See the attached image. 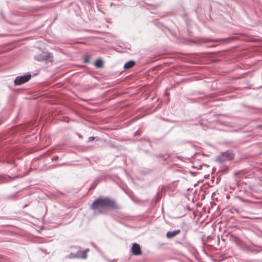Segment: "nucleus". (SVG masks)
<instances>
[{"label":"nucleus","mask_w":262,"mask_h":262,"mask_svg":"<svg viewBox=\"0 0 262 262\" xmlns=\"http://www.w3.org/2000/svg\"><path fill=\"white\" fill-rule=\"evenodd\" d=\"M91 208L95 214H106L108 211L118 208L115 201L109 197L100 196L92 203Z\"/></svg>","instance_id":"obj_1"},{"label":"nucleus","mask_w":262,"mask_h":262,"mask_svg":"<svg viewBox=\"0 0 262 262\" xmlns=\"http://www.w3.org/2000/svg\"><path fill=\"white\" fill-rule=\"evenodd\" d=\"M75 249L76 252H71L69 255L66 256L67 258H85L87 256L86 252L89 251V249H86L83 251L81 250V248L79 247H73Z\"/></svg>","instance_id":"obj_2"},{"label":"nucleus","mask_w":262,"mask_h":262,"mask_svg":"<svg viewBox=\"0 0 262 262\" xmlns=\"http://www.w3.org/2000/svg\"><path fill=\"white\" fill-rule=\"evenodd\" d=\"M53 56L49 52H42L41 54L37 55L35 56V59L38 61H52Z\"/></svg>","instance_id":"obj_3"},{"label":"nucleus","mask_w":262,"mask_h":262,"mask_svg":"<svg viewBox=\"0 0 262 262\" xmlns=\"http://www.w3.org/2000/svg\"><path fill=\"white\" fill-rule=\"evenodd\" d=\"M233 157L231 153L229 151L223 152L220 155L216 157V160L220 163H222L226 160H231Z\"/></svg>","instance_id":"obj_4"},{"label":"nucleus","mask_w":262,"mask_h":262,"mask_svg":"<svg viewBox=\"0 0 262 262\" xmlns=\"http://www.w3.org/2000/svg\"><path fill=\"white\" fill-rule=\"evenodd\" d=\"M31 75L30 74L24 76H17L14 80L15 85H21L28 82L31 78Z\"/></svg>","instance_id":"obj_5"},{"label":"nucleus","mask_w":262,"mask_h":262,"mask_svg":"<svg viewBox=\"0 0 262 262\" xmlns=\"http://www.w3.org/2000/svg\"><path fill=\"white\" fill-rule=\"evenodd\" d=\"M132 251L133 254L135 255H139L141 254V250L139 244L134 243L132 248Z\"/></svg>","instance_id":"obj_6"},{"label":"nucleus","mask_w":262,"mask_h":262,"mask_svg":"<svg viewBox=\"0 0 262 262\" xmlns=\"http://www.w3.org/2000/svg\"><path fill=\"white\" fill-rule=\"evenodd\" d=\"M180 232L181 231L179 229L174 231H169L167 232L166 236L168 238H171L180 233Z\"/></svg>","instance_id":"obj_7"},{"label":"nucleus","mask_w":262,"mask_h":262,"mask_svg":"<svg viewBox=\"0 0 262 262\" xmlns=\"http://www.w3.org/2000/svg\"><path fill=\"white\" fill-rule=\"evenodd\" d=\"M17 177H11L9 176L0 175V183H4L9 180H14Z\"/></svg>","instance_id":"obj_8"},{"label":"nucleus","mask_w":262,"mask_h":262,"mask_svg":"<svg viewBox=\"0 0 262 262\" xmlns=\"http://www.w3.org/2000/svg\"><path fill=\"white\" fill-rule=\"evenodd\" d=\"M135 64V62L133 60L127 62L124 66V68L125 69H128L133 67Z\"/></svg>","instance_id":"obj_9"},{"label":"nucleus","mask_w":262,"mask_h":262,"mask_svg":"<svg viewBox=\"0 0 262 262\" xmlns=\"http://www.w3.org/2000/svg\"><path fill=\"white\" fill-rule=\"evenodd\" d=\"M1 162H7L8 163H12L14 161L12 158H10L8 156H6V158H3L0 159Z\"/></svg>","instance_id":"obj_10"},{"label":"nucleus","mask_w":262,"mask_h":262,"mask_svg":"<svg viewBox=\"0 0 262 262\" xmlns=\"http://www.w3.org/2000/svg\"><path fill=\"white\" fill-rule=\"evenodd\" d=\"M233 241H234V243L237 246H242V245L243 244L242 242L238 237H237L236 236H233Z\"/></svg>","instance_id":"obj_11"},{"label":"nucleus","mask_w":262,"mask_h":262,"mask_svg":"<svg viewBox=\"0 0 262 262\" xmlns=\"http://www.w3.org/2000/svg\"><path fill=\"white\" fill-rule=\"evenodd\" d=\"M103 64V61L101 59H97L95 62V66L97 68L102 67Z\"/></svg>","instance_id":"obj_12"},{"label":"nucleus","mask_w":262,"mask_h":262,"mask_svg":"<svg viewBox=\"0 0 262 262\" xmlns=\"http://www.w3.org/2000/svg\"><path fill=\"white\" fill-rule=\"evenodd\" d=\"M157 157L159 158H163L164 159H166L167 158H168L169 157V155H168L167 154H165V155L160 154V155H157Z\"/></svg>","instance_id":"obj_13"},{"label":"nucleus","mask_w":262,"mask_h":262,"mask_svg":"<svg viewBox=\"0 0 262 262\" xmlns=\"http://www.w3.org/2000/svg\"><path fill=\"white\" fill-rule=\"evenodd\" d=\"M99 181H100L99 179H96L95 181L93 183L92 187H95L98 184V183L99 182Z\"/></svg>","instance_id":"obj_14"},{"label":"nucleus","mask_w":262,"mask_h":262,"mask_svg":"<svg viewBox=\"0 0 262 262\" xmlns=\"http://www.w3.org/2000/svg\"><path fill=\"white\" fill-rule=\"evenodd\" d=\"M95 137H90L88 139V142H91L93 141H94L95 140Z\"/></svg>","instance_id":"obj_15"},{"label":"nucleus","mask_w":262,"mask_h":262,"mask_svg":"<svg viewBox=\"0 0 262 262\" xmlns=\"http://www.w3.org/2000/svg\"><path fill=\"white\" fill-rule=\"evenodd\" d=\"M89 61V59L88 57H85L84 59V62L85 63L88 62Z\"/></svg>","instance_id":"obj_16"},{"label":"nucleus","mask_w":262,"mask_h":262,"mask_svg":"<svg viewBox=\"0 0 262 262\" xmlns=\"http://www.w3.org/2000/svg\"><path fill=\"white\" fill-rule=\"evenodd\" d=\"M219 116H223L224 117H229V116L227 114H219Z\"/></svg>","instance_id":"obj_17"},{"label":"nucleus","mask_w":262,"mask_h":262,"mask_svg":"<svg viewBox=\"0 0 262 262\" xmlns=\"http://www.w3.org/2000/svg\"><path fill=\"white\" fill-rule=\"evenodd\" d=\"M58 159V156H55V157H54L52 159V160H53V161H55V160H57Z\"/></svg>","instance_id":"obj_18"},{"label":"nucleus","mask_w":262,"mask_h":262,"mask_svg":"<svg viewBox=\"0 0 262 262\" xmlns=\"http://www.w3.org/2000/svg\"><path fill=\"white\" fill-rule=\"evenodd\" d=\"M222 124H225V123L222 122Z\"/></svg>","instance_id":"obj_19"},{"label":"nucleus","mask_w":262,"mask_h":262,"mask_svg":"<svg viewBox=\"0 0 262 262\" xmlns=\"http://www.w3.org/2000/svg\"><path fill=\"white\" fill-rule=\"evenodd\" d=\"M138 132H136V134H138Z\"/></svg>","instance_id":"obj_20"},{"label":"nucleus","mask_w":262,"mask_h":262,"mask_svg":"<svg viewBox=\"0 0 262 262\" xmlns=\"http://www.w3.org/2000/svg\"><path fill=\"white\" fill-rule=\"evenodd\" d=\"M83 100H87L88 99H83Z\"/></svg>","instance_id":"obj_21"}]
</instances>
